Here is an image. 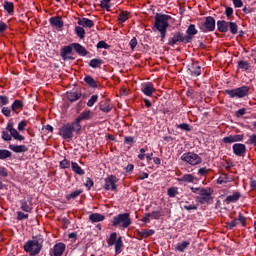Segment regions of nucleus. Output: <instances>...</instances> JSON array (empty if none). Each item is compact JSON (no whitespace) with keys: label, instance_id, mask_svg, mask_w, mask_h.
<instances>
[{"label":"nucleus","instance_id":"1","mask_svg":"<svg viewBox=\"0 0 256 256\" xmlns=\"http://www.w3.org/2000/svg\"><path fill=\"white\" fill-rule=\"evenodd\" d=\"M43 242V236H34L32 237V240H28L24 244V251H26V253H29L30 256H37L43 250Z\"/></svg>","mask_w":256,"mask_h":256},{"label":"nucleus","instance_id":"2","mask_svg":"<svg viewBox=\"0 0 256 256\" xmlns=\"http://www.w3.org/2000/svg\"><path fill=\"white\" fill-rule=\"evenodd\" d=\"M192 193H195L198 195L196 197L197 203H200L201 205H205V203H209V201H213V191L211 188H203V187H191L190 188Z\"/></svg>","mask_w":256,"mask_h":256},{"label":"nucleus","instance_id":"3","mask_svg":"<svg viewBox=\"0 0 256 256\" xmlns=\"http://www.w3.org/2000/svg\"><path fill=\"white\" fill-rule=\"evenodd\" d=\"M169 19L171 16L165 14H157L155 16L154 27L161 34V39H165L167 35V28L169 27Z\"/></svg>","mask_w":256,"mask_h":256},{"label":"nucleus","instance_id":"4","mask_svg":"<svg viewBox=\"0 0 256 256\" xmlns=\"http://www.w3.org/2000/svg\"><path fill=\"white\" fill-rule=\"evenodd\" d=\"M81 128V124H76V122L73 121L72 123L64 124L59 133L63 139H73V134H79L81 132Z\"/></svg>","mask_w":256,"mask_h":256},{"label":"nucleus","instance_id":"5","mask_svg":"<svg viewBox=\"0 0 256 256\" xmlns=\"http://www.w3.org/2000/svg\"><path fill=\"white\" fill-rule=\"evenodd\" d=\"M131 223L132 221L129 213L118 214L112 219L113 227H123L124 229H127V227L131 225Z\"/></svg>","mask_w":256,"mask_h":256},{"label":"nucleus","instance_id":"6","mask_svg":"<svg viewBox=\"0 0 256 256\" xmlns=\"http://www.w3.org/2000/svg\"><path fill=\"white\" fill-rule=\"evenodd\" d=\"M180 159L181 161H183L184 163H188V165H191L192 167H195L196 165H201V163L203 162L201 156H199L195 152H186L182 154Z\"/></svg>","mask_w":256,"mask_h":256},{"label":"nucleus","instance_id":"7","mask_svg":"<svg viewBox=\"0 0 256 256\" xmlns=\"http://www.w3.org/2000/svg\"><path fill=\"white\" fill-rule=\"evenodd\" d=\"M224 93L226 95H229L231 99H234V97H236L237 99H241L249 95V86H241L239 88L225 90Z\"/></svg>","mask_w":256,"mask_h":256},{"label":"nucleus","instance_id":"8","mask_svg":"<svg viewBox=\"0 0 256 256\" xmlns=\"http://www.w3.org/2000/svg\"><path fill=\"white\" fill-rule=\"evenodd\" d=\"M107 243L109 247H113V245L115 246V253H117V255L121 253V249L123 248V238L121 236L117 238V232L110 235Z\"/></svg>","mask_w":256,"mask_h":256},{"label":"nucleus","instance_id":"9","mask_svg":"<svg viewBox=\"0 0 256 256\" xmlns=\"http://www.w3.org/2000/svg\"><path fill=\"white\" fill-rule=\"evenodd\" d=\"M177 43H191V37L185 36L181 32H177L169 39L168 45H170V47H175Z\"/></svg>","mask_w":256,"mask_h":256},{"label":"nucleus","instance_id":"10","mask_svg":"<svg viewBox=\"0 0 256 256\" xmlns=\"http://www.w3.org/2000/svg\"><path fill=\"white\" fill-rule=\"evenodd\" d=\"M200 29L203 33L215 31V18L211 16L206 17L204 22L200 24Z\"/></svg>","mask_w":256,"mask_h":256},{"label":"nucleus","instance_id":"11","mask_svg":"<svg viewBox=\"0 0 256 256\" xmlns=\"http://www.w3.org/2000/svg\"><path fill=\"white\" fill-rule=\"evenodd\" d=\"M117 176L109 175L107 178L104 179V189L106 191H117Z\"/></svg>","mask_w":256,"mask_h":256},{"label":"nucleus","instance_id":"12","mask_svg":"<svg viewBox=\"0 0 256 256\" xmlns=\"http://www.w3.org/2000/svg\"><path fill=\"white\" fill-rule=\"evenodd\" d=\"M233 153L237 157H245V154L247 153V147L245 144L242 143H236L232 146Z\"/></svg>","mask_w":256,"mask_h":256},{"label":"nucleus","instance_id":"13","mask_svg":"<svg viewBox=\"0 0 256 256\" xmlns=\"http://www.w3.org/2000/svg\"><path fill=\"white\" fill-rule=\"evenodd\" d=\"M33 198H28L20 200V209L21 211H24V213H31L33 211Z\"/></svg>","mask_w":256,"mask_h":256},{"label":"nucleus","instance_id":"14","mask_svg":"<svg viewBox=\"0 0 256 256\" xmlns=\"http://www.w3.org/2000/svg\"><path fill=\"white\" fill-rule=\"evenodd\" d=\"M180 206L182 209H185V211H197L198 208V205L193 203L191 198H188V200L180 201Z\"/></svg>","mask_w":256,"mask_h":256},{"label":"nucleus","instance_id":"15","mask_svg":"<svg viewBox=\"0 0 256 256\" xmlns=\"http://www.w3.org/2000/svg\"><path fill=\"white\" fill-rule=\"evenodd\" d=\"M141 91L147 97H152L153 93H155L156 90H155V86H153V83L147 82L142 84Z\"/></svg>","mask_w":256,"mask_h":256},{"label":"nucleus","instance_id":"16","mask_svg":"<svg viewBox=\"0 0 256 256\" xmlns=\"http://www.w3.org/2000/svg\"><path fill=\"white\" fill-rule=\"evenodd\" d=\"M65 249H66V246L64 243H57L54 246L53 251L50 252V255L51 256H61V255H63V253H65Z\"/></svg>","mask_w":256,"mask_h":256},{"label":"nucleus","instance_id":"17","mask_svg":"<svg viewBox=\"0 0 256 256\" xmlns=\"http://www.w3.org/2000/svg\"><path fill=\"white\" fill-rule=\"evenodd\" d=\"M241 192H234L232 195H228L225 199V203L229 205L230 203H237L241 199Z\"/></svg>","mask_w":256,"mask_h":256},{"label":"nucleus","instance_id":"18","mask_svg":"<svg viewBox=\"0 0 256 256\" xmlns=\"http://www.w3.org/2000/svg\"><path fill=\"white\" fill-rule=\"evenodd\" d=\"M9 149L14 153H27V151H29V148L25 145L10 144Z\"/></svg>","mask_w":256,"mask_h":256},{"label":"nucleus","instance_id":"19","mask_svg":"<svg viewBox=\"0 0 256 256\" xmlns=\"http://www.w3.org/2000/svg\"><path fill=\"white\" fill-rule=\"evenodd\" d=\"M91 117V110L83 111L75 120L76 125H81V121H85Z\"/></svg>","mask_w":256,"mask_h":256},{"label":"nucleus","instance_id":"20","mask_svg":"<svg viewBox=\"0 0 256 256\" xmlns=\"http://www.w3.org/2000/svg\"><path fill=\"white\" fill-rule=\"evenodd\" d=\"M243 139V135H230L223 138V143H237Z\"/></svg>","mask_w":256,"mask_h":256},{"label":"nucleus","instance_id":"21","mask_svg":"<svg viewBox=\"0 0 256 256\" xmlns=\"http://www.w3.org/2000/svg\"><path fill=\"white\" fill-rule=\"evenodd\" d=\"M78 25H80L81 27H88L89 29H91V27H93L95 23L93 22V20L89 18H81L78 20Z\"/></svg>","mask_w":256,"mask_h":256},{"label":"nucleus","instance_id":"22","mask_svg":"<svg viewBox=\"0 0 256 256\" xmlns=\"http://www.w3.org/2000/svg\"><path fill=\"white\" fill-rule=\"evenodd\" d=\"M217 28L220 33H227V31H229V23L224 20H219L217 22Z\"/></svg>","mask_w":256,"mask_h":256},{"label":"nucleus","instance_id":"23","mask_svg":"<svg viewBox=\"0 0 256 256\" xmlns=\"http://www.w3.org/2000/svg\"><path fill=\"white\" fill-rule=\"evenodd\" d=\"M72 46L74 47V50L76 51V53H78V55H82V57H85L87 55V49H85V47H83L81 44L74 43L72 44Z\"/></svg>","mask_w":256,"mask_h":256},{"label":"nucleus","instance_id":"24","mask_svg":"<svg viewBox=\"0 0 256 256\" xmlns=\"http://www.w3.org/2000/svg\"><path fill=\"white\" fill-rule=\"evenodd\" d=\"M50 25H52V27H58V29H61V27H63V20L59 16L52 17L50 18Z\"/></svg>","mask_w":256,"mask_h":256},{"label":"nucleus","instance_id":"25","mask_svg":"<svg viewBox=\"0 0 256 256\" xmlns=\"http://www.w3.org/2000/svg\"><path fill=\"white\" fill-rule=\"evenodd\" d=\"M13 113H19L23 109V101L15 100L11 106Z\"/></svg>","mask_w":256,"mask_h":256},{"label":"nucleus","instance_id":"26","mask_svg":"<svg viewBox=\"0 0 256 256\" xmlns=\"http://www.w3.org/2000/svg\"><path fill=\"white\" fill-rule=\"evenodd\" d=\"M190 72L194 77H199V75H201V66H199L198 63H193L190 68Z\"/></svg>","mask_w":256,"mask_h":256},{"label":"nucleus","instance_id":"27","mask_svg":"<svg viewBox=\"0 0 256 256\" xmlns=\"http://www.w3.org/2000/svg\"><path fill=\"white\" fill-rule=\"evenodd\" d=\"M73 51V47L71 46H65L62 50H61V57L62 59H64V61H67V59H69L70 53H72Z\"/></svg>","mask_w":256,"mask_h":256},{"label":"nucleus","instance_id":"28","mask_svg":"<svg viewBox=\"0 0 256 256\" xmlns=\"http://www.w3.org/2000/svg\"><path fill=\"white\" fill-rule=\"evenodd\" d=\"M72 171L76 173V175H85V170L79 166L77 162H71Z\"/></svg>","mask_w":256,"mask_h":256},{"label":"nucleus","instance_id":"29","mask_svg":"<svg viewBox=\"0 0 256 256\" xmlns=\"http://www.w3.org/2000/svg\"><path fill=\"white\" fill-rule=\"evenodd\" d=\"M178 181L182 183H195V176L193 174H185Z\"/></svg>","mask_w":256,"mask_h":256},{"label":"nucleus","instance_id":"30","mask_svg":"<svg viewBox=\"0 0 256 256\" xmlns=\"http://www.w3.org/2000/svg\"><path fill=\"white\" fill-rule=\"evenodd\" d=\"M186 37H190L191 41H193V36L197 35V28H195V24H191L186 30Z\"/></svg>","mask_w":256,"mask_h":256},{"label":"nucleus","instance_id":"31","mask_svg":"<svg viewBox=\"0 0 256 256\" xmlns=\"http://www.w3.org/2000/svg\"><path fill=\"white\" fill-rule=\"evenodd\" d=\"M89 219H90V221H92V223H99L100 221L105 220V216H103L99 213H94L89 216Z\"/></svg>","mask_w":256,"mask_h":256},{"label":"nucleus","instance_id":"32","mask_svg":"<svg viewBox=\"0 0 256 256\" xmlns=\"http://www.w3.org/2000/svg\"><path fill=\"white\" fill-rule=\"evenodd\" d=\"M11 139H15L16 141H25V136L19 134L17 129H14L10 132Z\"/></svg>","mask_w":256,"mask_h":256},{"label":"nucleus","instance_id":"33","mask_svg":"<svg viewBox=\"0 0 256 256\" xmlns=\"http://www.w3.org/2000/svg\"><path fill=\"white\" fill-rule=\"evenodd\" d=\"M67 99H69L72 103L74 101H78V99H81V93H79V92H67Z\"/></svg>","mask_w":256,"mask_h":256},{"label":"nucleus","instance_id":"34","mask_svg":"<svg viewBox=\"0 0 256 256\" xmlns=\"http://www.w3.org/2000/svg\"><path fill=\"white\" fill-rule=\"evenodd\" d=\"M189 245H191V242H189V241H183L181 243H178L176 245V251L183 253V251H185V249H187V247H189Z\"/></svg>","mask_w":256,"mask_h":256},{"label":"nucleus","instance_id":"35","mask_svg":"<svg viewBox=\"0 0 256 256\" xmlns=\"http://www.w3.org/2000/svg\"><path fill=\"white\" fill-rule=\"evenodd\" d=\"M4 9L9 15H12L13 11H15V5L13 2L4 1Z\"/></svg>","mask_w":256,"mask_h":256},{"label":"nucleus","instance_id":"36","mask_svg":"<svg viewBox=\"0 0 256 256\" xmlns=\"http://www.w3.org/2000/svg\"><path fill=\"white\" fill-rule=\"evenodd\" d=\"M100 111H103L104 113H109V111H111V104L109 101H102L100 103Z\"/></svg>","mask_w":256,"mask_h":256},{"label":"nucleus","instance_id":"37","mask_svg":"<svg viewBox=\"0 0 256 256\" xmlns=\"http://www.w3.org/2000/svg\"><path fill=\"white\" fill-rule=\"evenodd\" d=\"M155 234V230H142L139 232V237H141L142 239H147V237H151V235Z\"/></svg>","mask_w":256,"mask_h":256},{"label":"nucleus","instance_id":"38","mask_svg":"<svg viewBox=\"0 0 256 256\" xmlns=\"http://www.w3.org/2000/svg\"><path fill=\"white\" fill-rule=\"evenodd\" d=\"M218 185H223L225 183H231V179L229 178V176H227V174H222L218 180H217Z\"/></svg>","mask_w":256,"mask_h":256},{"label":"nucleus","instance_id":"39","mask_svg":"<svg viewBox=\"0 0 256 256\" xmlns=\"http://www.w3.org/2000/svg\"><path fill=\"white\" fill-rule=\"evenodd\" d=\"M75 32L76 35L81 38V39H85V29L81 26H76L75 27Z\"/></svg>","mask_w":256,"mask_h":256},{"label":"nucleus","instance_id":"40","mask_svg":"<svg viewBox=\"0 0 256 256\" xmlns=\"http://www.w3.org/2000/svg\"><path fill=\"white\" fill-rule=\"evenodd\" d=\"M102 63H103V60H101V59H92L90 61L89 65L93 69H97V67H101Z\"/></svg>","mask_w":256,"mask_h":256},{"label":"nucleus","instance_id":"41","mask_svg":"<svg viewBox=\"0 0 256 256\" xmlns=\"http://www.w3.org/2000/svg\"><path fill=\"white\" fill-rule=\"evenodd\" d=\"M84 81H85V83H87L92 88L97 87V82H95V79H93V77H91V76H86L84 78Z\"/></svg>","mask_w":256,"mask_h":256},{"label":"nucleus","instance_id":"42","mask_svg":"<svg viewBox=\"0 0 256 256\" xmlns=\"http://www.w3.org/2000/svg\"><path fill=\"white\" fill-rule=\"evenodd\" d=\"M167 195L173 198L179 195V189L177 187H171L168 189Z\"/></svg>","mask_w":256,"mask_h":256},{"label":"nucleus","instance_id":"43","mask_svg":"<svg viewBox=\"0 0 256 256\" xmlns=\"http://www.w3.org/2000/svg\"><path fill=\"white\" fill-rule=\"evenodd\" d=\"M238 67L243 71H249V62L241 60L238 62Z\"/></svg>","mask_w":256,"mask_h":256},{"label":"nucleus","instance_id":"44","mask_svg":"<svg viewBox=\"0 0 256 256\" xmlns=\"http://www.w3.org/2000/svg\"><path fill=\"white\" fill-rule=\"evenodd\" d=\"M236 219L238 221V225H239V223H241L242 227L247 226V218H245V216H243V214L239 213L238 218H236Z\"/></svg>","mask_w":256,"mask_h":256},{"label":"nucleus","instance_id":"45","mask_svg":"<svg viewBox=\"0 0 256 256\" xmlns=\"http://www.w3.org/2000/svg\"><path fill=\"white\" fill-rule=\"evenodd\" d=\"M11 157V151L2 149L0 150V159H9Z\"/></svg>","mask_w":256,"mask_h":256},{"label":"nucleus","instance_id":"46","mask_svg":"<svg viewBox=\"0 0 256 256\" xmlns=\"http://www.w3.org/2000/svg\"><path fill=\"white\" fill-rule=\"evenodd\" d=\"M127 19H129V14L125 11H122L118 17V21L120 23H125V21H127Z\"/></svg>","mask_w":256,"mask_h":256},{"label":"nucleus","instance_id":"47","mask_svg":"<svg viewBox=\"0 0 256 256\" xmlns=\"http://www.w3.org/2000/svg\"><path fill=\"white\" fill-rule=\"evenodd\" d=\"M83 193V190H76L67 195V199H77L79 195Z\"/></svg>","mask_w":256,"mask_h":256},{"label":"nucleus","instance_id":"48","mask_svg":"<svg viewBox=\"0 0 256 256\" xmlns=\"http://www.w3.org/2000/svg\"><path fill=\"white\" fill-rule=\"evenodd\" d=\"M16 219L17 221H23V219H29V214H27V212L25 213V212L18 211Z\"/></svg>","mask_w":256,"mask_h":256},{"label":"nucleus","instance_id":"49","mask_svg":"<svg viewBox=\"0 0 256 256\" xmlns=\"http://www.w3.org/2000/svg\"><path fill=\"white\" fill-rule=\"evenodd\" d=\"M97 99H99V96L97 94L92 95L91 98L87 102L88 107H93V105H95L97 103Z\"/></svg>","mask_w":256,"mask_h":256},{"label":"nucleus","instance_id":"50","mask_svg":"<svg viewBox=\"0 0 256 256\" xmlns=\"http://www.w3.org/2000/svg\"><path fill=\"white\" fill-rule=\"evenodd\" d=\"M69 167H71V161L64 159L62 161H60V168L61 169H69Z\"/></svg>","mask_w":256,"mask_h":256},{"label":"nucleus","instance_id":"51","mask_svg":"<svg viewBox=\"0 0 256 256\" xmlns=\"http://www.w3.org/2000/svg\"><path fill=\"white\" fill-rule=\"evenodd\" d=\"M229 29H230V32L232 33V35H237L238 27L235 22L229 23Z\"/></svg>","mask_w":256,"mask_h":256},{"label":"nucleus","instance_id":"52","mask_svg":"<svg viewBox=\"0 0 256 256\" xmlns=\"http://www.w3.org/2000/svg\"><path fill=\"white\" fill-rule=\"evenodd\" d=\"M4 105H9V97L0 95V107Z\"/></svg>","mask_w":256,"mask_h":256},{"label":"nucleus","instance_id":"53","mask_svg":"<svg viewBox=\"0 0 256 256\" xmlns=\"http://www.w3.org/2000/svg\"><path fill=\"white\" fill-rule=\"evenodd\" d=\"M226 225H227L228 229H233L234 227H237V225H239V220H237V218H236L230 222H227Z\"/></svg>","mask_w":256,"mask_h":256},{"label":"nucleus","instance_id":"54","mask_svg":"<svg viewBox=\"0 0 256 256\" xmlns=\"http://www.w3.org/2000/svg\"><path fill=\"white\" fill-rule=\"evenodd\" d=\"M124 143L126 145H133V143H135V139L133 138V136H126L124 138Z\"/></svg>","mask_w":256,"mask_h":256},{"label":"nucleus","instance_id":"55","mask_svg":"<svg viewBox=\"0 0 256 256\" xmlns=\"http://www.w3.org/2000/svg\"><path fill=\"white\" fill-rule=\"evenodd\" d=\"M26 127H27V121L22 120L18 123V131H25Z\"/></svg>","mask_w":256,"mask_h":256},{"label":"nucleus","instance_id":"56","mask_svg":"<svg viewBox=\"0 0 256 256\" xmlns=\"http://www.w3.org/2000/svg\"><path fill=\"white\" fill-rule=\"evenodd\" d=\"M2 139L3 141H11V134H9L7 131H2Z\"/></svg>","mask_w":256,"mask_h":256},{"label":"nucleus","instance_id":"57","mask_svg":"<svg viewBox=\"0 0 256 256\" xmlns=\"http://www.w3.org/2000/svg\"><path fill=\"white\" fill-rule=\"evenodd\" d=\"M98 49H109V44H107L105 41H99L97 44Z\"/></svg>","mask_w":256,"mask_h":256},{"label":"nucleus","instance_id":"58","mask_svg":"<svg viewBox=\"0 0 256 256\" xmlns=\"http://www.w3.org/2000/svg\"><path fill=\"white\" fill-rule=\"evenodd\" d=\"M248 145H254L256 146V134H252L248 141H247Z\"/></svg>","mask_w":256,"mask_h":256},{"label":"nucleus","instance_id":"59","mask_svg":"<svg viewBox=\"0 0 256 256\" xmlns=\"http://www.w3.org/2000/svg\"><path fill=\"white\" fill-rule=\"evenodd\" d=\"M151 219H161V211H153L150 213Z\"/></svg>","mask_w":256,"mask_h":256},{"label":"nucleus","instance_id":"60","mask_svg":"<svg viewBox=\"0 0 256 256\" xmlns=\"http://www.w3.org/2000/svg\"><path fill=\"white\" fill-rule=\"evenodd\" d=\"M178 129H182V131H191V127L187 123L179 124Z\"/></svg>","mask_w":256,"mask_h":256},{"label":"nucleus","instance_id":"61","mask_svg":"<svg viewBox=\"0 0 256 256\" xmlns=\"http://www.w3.org/2000/svg\"><path fill=\"white\" fill-rule=\"evenodd\" d=\"M11 111L12 109H9V107L2 108V113L3 115H5V117H11Z\"/></svg>","mask_w":256,"mask_h":256},{"label":"nucleus","instance_id":"62","mask_svg":"<svg viewBox=\"0 0 256 256\" xmlns=\"http://www.w3.org/2000/svg\"><path fill=\"white\" fill-rule=\"evenodd\" d=\"M129 45H130V49H132V51H133V49H135V47H137V38L133 37L130 40Z\"/></svg>","mask_w":256,"mask_h":256},{"label":"nucleus","instance_id":"63","mask_svg":"<svg viewBox=\"0 0 256 256\" xmlns=\"http://www.w3.org/2000/svg\"><path fill=\"white\" fill-rule=\"evenodd\" d=\"M93 185H95L93 180L91 178H87L86 183H85V187H87V189H91V187H93Z\"/></svg>","mask_w":256,"mask_h":256},{"label":"nucleus","instance_id":"64","mask_svg":"<svg viewBox=\"0 0 256 256\" xmlns=\"http://www.w3.org/2000/svg\"><path fill=\"white\" fill-rule=\"evenodd\" d=\"M245 113H247V109L245 108H241L236 112V117H243V115H245Z\"/></svg>","mask_w":256,"mask_h":256}]
</instances>
